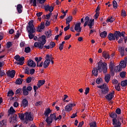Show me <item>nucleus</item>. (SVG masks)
<instances>
[{
    "mask_svg": "<svg viewBox=\"0 0 127 127\" xmlns=\"http://www.w3.org/2000/svg\"><path fill=\"white\" fill-rule=\"evenodd\" d=\"M51 14H52V13L50 12L49 14H47L46 15H44L42 16L43 18H45V17H47V19H50V16H51Z\"/></svg>",
    "mask_w": 127,
    "mask_h": 127,
    "instance_id": "nucleus-42",
    "label": "nucleus"
},
{
    "mask_svg": "<svg viewBox=\"0 0 127 127\" xmlns=\"http://www.w3.org/2000/svg\"><path fill=\"white\" fill-rule=\"evenodd\" d=\"M22 106L24 108H26V107H28V100L26 99H23L22 101Z\"/></svg>",
    "mask_w": 127,
    "mask_h": 127,
    "instance_id": "nucleus-19",
    "label": "nucleus"
},
{
    "mask_svg": "<svg viewBox=\"0 0 127 127\" xmlns=\"http://www.w3.org/2000/svg\"><path fill=\"white\" fill-rule=\"evenodd\" d=\"M22 8H23V6H22V5L21 4H18L17 5L16 9L18 13H21L22 12Z\"/></svg>",
    "mask_w": 127,
    "mask_h": 127,
    "instance_id": "nucleus-21",
    "label": "nucleus"
},
{
    "mask_svg": "<svg viewBox=\"0 0 127 127\" xmlns=\"http://www.w3.org/2000/svg\"><path fill=\"white\" fill-rule=\"evenodd\" d=\"M13 95H14V93L12 90H10L7 93V97H12Z\"/></svg>",
    "mask_w": 127,
    "mask_h": 127,
    "instance_id": "nucleus-43",
    "label": "nucleus"
},
{
    "mask_svg": "<svg viewBox=\"0 0 127 127\" xmlns=\"http://www.w3.org/2000/svg\"><path fill=\"white\" fill-rule=\"evenodd\" d=\"M18 115L21 121L24 120V117L25 116V122L26 124H27V122H32V121H33V117H32V115H31V112H27L25 113V115L23 114V113L21 114L19 113Z\"/></svg>",
    "mask_w": 127,
    "mask_h": 127,
    "instance_id": "nucleus-4",
    "label": "nucleus"
},
{
    "mask_svg": "<svg viewBox=\"0 0 127 127\" xmlns=\"http://www.w3.org/2000/svg\"><path fill=\"white\" fill-rule=\"evenodd\" d=\"M28 25L26 27V30L28 33H35L36 29L33 25V20L28 22Z\"/></svg>",
    "mask_w": 127,
    "mask_h": 127,
    "instance_id": "nucleus-6",
    "label": "nucleus"
},
{
    "mask_svg": "<svg viewBox=\"0 0 127 127\" xmlns=\"http://www.w3.org/2000/svg\"><path fill=\"white\" fill-rule=\"evenodd\" d=\"M15 70H8L6 74H7V76L8 77H10V78H14V76H15Z\"/></svg>",
    "mask_w": 127,
    "mask_h": 127,
    "instance_id": "nucleus-11",
    "label": "nucleus"
},
{
    "mask_svg": "<svg viewBox=\"0 0 127 127\" xmlns=\"http://www.w3.org/2000/svg\"><path fill=\"white\" fill-rule=\"evenodd\" d=\"M35 73V69L34 68H31L30 69V74L31 75H33Z\"/></svg>",
    "mask_w": 127,
    "mask_h": 127,
    "instance_id": "nucleus-56",
    "label": "nucleus"
},
{
    "mask_svg": "<svg viewBox=\"0 0 127 127\" xmlns=\"http://www.w3.org/2000/svg\"><path fill=\"white\" fill-rule=\"evenodd\" d=\"M44 28H45V23L44 22H42L41 23L40 25L38 26L36 31L37 32H41L42 29H44Z\"/></svg>",
    "mask_w": 127,
    "mask_h": 127,
    "instance_id": "nucleus-12",
    "label": "nucleus"
},
{
    "mask_svg": "<svg viewBox=\"0 0 127 127\" xmlns=\"http://www.w3.org/2000/svg\"><path fill=\"white\" fill-rule=\"evenodd\" d=\"M113 5L114 8H118V3L117 2V1L114 0L113 1Z\"/></svg>",
    "mask_w": 127,
    "mask_h": 127,
    "instance_id": "nucleus-45",
    "label": "nucleus"
},
{
    "mask_svg": "<svg viewBox=\"0 0 127 127\" xmlns=\"http://www.w3.org/2000/svg\"><path fill=\"white\" fill-rule=\"evenodd\" d=\"M122 67L120 66V65H118L116 66V68L115 67V71L116 73H119V72H121L122 71Z\"/></svg>",
    "mask_w": 127,
    "mask_h": 127,
    "instance_id": "nucleus-33",
    "label": "nucleus"
},
{
    "mask_svg": "<svg viewBox=\"0 0 127 127\" xmlns=\"http://www.w3.org/2000/svg\"><path fill=\"white\" fill-rule=\"evenodd\" d=\"M23 95L24 96H27L29 93L28 90L26 89V86L24 85L22 88Z\"/></svg>",
    "mask_w": 127,
    "mask_h": 127,
    "instance_id": "nucleus-20",
    "label": "nucleus"
},
{
    "mask_svg": "<svg viewBox=\"0 0 127 127\" xmlns=\"http://www.w3.org/2000/svg\"><path fill=\"white\" fill-rule=\"evenodd\" d=\"M115 20V18H113V17H109L108 18L107 20H106V22H114Z\"/></svg>",
    "mask_w": 127,
    "mask_h": 127,
    "instance_id": "nucleus-38",
    "label": "nucleus"
},
{
    "mask_svg": "<svg viewBox=\"0 0 127 127\" xmlns=\"http://www.w3.org/2000/svg\"><path fill=\"white\" fill-rule=\"evenodd\" d=\"M120 66L122 67L123 69L127 67V62L126 61H123L120 62Z\"/></svg>",
    "mask_w": 127,
    "mask_h": 127,
    "instance_id": "nucleus-25",
    "label": "nucleus"
},
{
    "mask_svg": "<svg viewBox=\"0 0 127 127\" xmlns=\"http://www.w3.org/2000/svg\"><path fill=\"white\" fill-rule=\"evenodd\" d=\"M106 63H102V61H100L98 63V65L97 68H93L94 70L92 71L93 75L97 77L98 75V71L99 72H103L105 74L108 72V66Z\"/></svg>",
    "mask_w": 127,
    "mask_h": 127,
    "instance_id": "nucleus-1",
    "label": "nucleus"
},
{
    "mask_svg": "<svg viewBox=\"0 0 127 127\" xmlns=\"http://www.w3.org/2000/svg\"><path fill=\"white\" fill-rule=\"evenodd\" d=\"M96 82L98 84H101L103 82V79L102 78H97Z\"/></svg>",
    "mask_w": 127,
    "mask_h": 127,
    "instance_id": "nucleus-44",
    "label": "nucleus"
},
{
    "mask_svg": "<svg viewBox=\"0 0 127 127\" xmlns=\"http://www.w3.org/2000/svg\"><path fill=\"white\" fill-rule=\"evenodd\" d=\"M122 16H127V13H126V11L125 10H123L121 13Z\"/></svg>",
    "mask_w": 127,
    "mask_h": 127,
    "instance_id": "nucleus-60",
    "label": "nucleus"
},
{
    "mask_svg": "<svg viewBox=\"0 0 127 127\" xmlns=\"http://www.w3.org/2000/svg\"><path fill=\"white\" fill-rule=\"evenodd\" d=\"M72 108H73V104H69L65 107V112H70L72 110Z\"/></svg>",
    "mask_w": 127,
    "mask_h": 127,
    "instance_id": "nucleus-18",
    "label": "nucleus"
},
{
    "mask_svg": "<svg viewBox=\"0 0 127 127\" xmlns=\"http://www.w3.org/2000/svg\"><path fill=\"white\" fill-rule=\"evenodd\" d=\"M68 25L64 28V31H67L68 29H70V24H67Z\"/></svg>",
    "mask_w": 127,
    "mask_h": 127,
    "instance_id": "nucleus-59",
    "label": "nucleus"
},
{
    "mask_svg": "<svg viewBox=\"0 0 127 127\" xmlns=\"http://www.w3.org/2000/svg\"><path fill=\"white\" fill-rule=\"evenodd\" d=\"M114 67H115L114 62L113 61L110 62V64L109 65V67L110 69V70L114 69Z\"/></svg>",
    "mask_w": 127,
    "mask_h": 127,
    "instance_id": "nucleus-37",
    "label": "nucleus"
},
{
    "mask_svg": "<svg viewBox=\"0 0 127 127\" xmlns=\"http://www.w3.org/2000/svg\"><path fill=\"white\" fill-rule=\"evenodd\" d=\"M74 29L77 32H81L82 27H81V22L77 23L75 25Z\"/></svg>",
    "mask_w": 127,
    "mask_h": 127,
    "instance_id": "nucleus-13",
    "label": "nucleus"
},
{
    "mask_svg": "<svg viewBox=\"0 0 127 127\" xmlns=\"http://www.w3.org/2000/svg\"><path fill=\"white\" fill-rule=\"evenodd\" d=\"M50 47L51 48H53L54 47H55V45H56V44H55V42H51L50 43Z\"/></svg>",
    "mask_w": 127,
    "mask_h": 127,
    "instance_id": "nucleus-52",
    "label": "nucleus"
},
{
    "mask_svg": "<svg viewBox=\"0 0 127 127\" xmlns=\"http://www.w3.org/2000/svg\"><path fill=\"white\" fill-rule=\"evenodd\" d=\"M34 36L35 35L34 34H33V33H28V36H29V39H33Z\"/></svg>",
    "mask_w": 127,
    "mask_h": 127,
    "instance_id": "nucleus-51",
    "label": "nucleus"
},
{
    "mask_svg": "<svg viewBox=\"0 0 127 127\" xmlns=\"http://www.w3.org/2000/svg\"><path fill=\"white\" fill-rule=\"evenodd\" d=\"M102 56L105 58V59H110V55L108 53L103 52L102 53Z\"/></svg>",
    "mask_w": 127,
    "mask_h": 127,
    "instance_id": "nucleus-27",
    "label": "nucleus"
},
{
    "mask_svg": "<svg viewBox=\"0 0 127 127\" xmlns=\"http://www.w3.org/2000/svg\"><path fill=\"white\" fill-rule=\"evenodd\" d=\"M72 19H73V18L71 16H69V17H68L66 19V24H69L70 22L72 21Z\"/></svg>",
    "mask_w": 127,
    "mask_h": 127,
    "instance_id": "nucleus-34",
    "label": "nucleus"
},
{
    "mask_svg": "<svg viewBox=\"0 0 127 127\" xmlns=\"http://www.w3.org/2000/svg\"><path fill=\"white\" fill-rule=\"evenodd\" d=\"M27 65L30 68H35L36 67V63L32 60H28L27 61Z\"/></svg>",
    "mask_w": 127,
    "mask_h": 127,
    "instance_id": "nucleus-9",
    "label": "nucleus"
},
{
    "mask_svg": "<svg viewBox=\"0 0 127 127\" xmlns=\"http://www.w3.org/2000/svg\"><path fill=\"white\" fill-rule=\"evenodd\" d=\"M104 80L106 83H109V82H110V80H111V74H106L104 77Z\"/></svg>",
    "mask_w": 127,
    "mask_h": 127,
    "instance_id": "nucleus-22",
    "label": "nucleus"
},
{
    "mask_svg": "<svg viewBox=\"0 0 127 127\" xmlns=\"http://www.w3.org/2000/svg\"><path fill=\"white\" fill-rule=\"evenodd\" d=\"M114 94L115 91H113L111 93H110L109 94L105 96V99H106V100H108V101H112L114 97H115Z\"/></svg>",
    "mask_w": 127,
    "mask_h": 127,
    "instance_id": "nucleus-10",
    "label": "nucleus"
},
{
    "mask_svg": "<svg viewBox=\"0 0 127 127\" xmlns=\"http://www.w3.org/2000/svg\"><path fill=\"white\" fill-rule=\"evenodd\" d=\"M95 21V19H91L89 20V21L88 22V23H87V26H89L90 29H92L93 26H94V24H95V22H94Z\"/></svg>",
    "mask_w": 127,
    "mask_h": 127,
    "instance_id": "nucleus-15",
    "label": "nucleus"
},
{
    "mask_svg": "<svg viewBox=\"0 0 127 127\" xmlns=\"http://www.w3.org/2000/svg\"><path fill=\"white\" fill-rule=\"evenodd\" d=\"M42 104V102L38 101L36 103L35 106H36V107H38L39 106H41Z\"/></svg>",
    "mask_w": 127,
    "mask_h": 127,
    "instance_id": "nucleus-61",
    "label": "nucleus"
},
{
    "mask_svg": "<svg viewBox=\"0 0 127 127\" xmlns=\"http://www.w3.org/2000/svg\"><path fill=\"white\" fill-rule=\"evenodd\" d=\"M89 126L90 127H97V123L96 122H92L89 123Z\"/></svg>",
    "mask_w": 127,
    "mask_h": 127,
    "instance_id": "nucleus-39",
    "label": "nucleus"
},
{
    "mask_svg": "<svg viewBox=\"0 0 127 127\" xmlns=\"http://www.w3.org/2000/svg\"><path fill=\"white\" fill-rule=\"evenodd\" d=\"M110 117L112 119V125L114 127H122V118L118 117V114L115 112L110 114Z\"/></svg>",
    "mask_w": 127,
    "mask_h": 127,
    "instance_id": "nucleus-3",
    "label": "nucleus"
},
{
    "mask_svg": "<svg viewBox=\"0 0 127 127\" xmlns=\"http://www.w3.org/2000/svg\"><path fill=\"white\" fill-rule=\"evenodd\" d=\"M115 88L117 91H121V87L120 86V83H119L117 85H116Z\"/></svg>",
    "mask_w": 127,
    "mask_h": 127,
    "instance_id": "nucleus-48",
    "label": "nucleus"
},
{
    "mask_svg": "<svg viewBox=\"0 0 127 127\" xmlns=\"http://www.w3.org/2000/svg\"><path fill=\"white\" fill-rule=\"evenodd\" d=\"M30 3H33V6H37L36 0H30Z\"/></svg>",
    "mask_w": 127,
    "mask_h": 127,
    "instance_id": "nucleus-49",
    "label": "nucleus"
},
{
    "mask_svg": "<svg viewBox=\"0 0 127 127\" xmlns=\"http://www.w3.org/2000/svg\"><path fill=\"white\" fill-rule=\"evenodd\" d=\"M115 37V33L114 34L109 33V34L108 35V38L109 39V40H110V41H113V40H116V38Z\"/></svg>",
    "mask_w": 127,
    "mask_h": 127,
    "instance_id": "nucleus-17",
    "label": "nucleus"
},
{
    "mask_svg": "<svg viewBox=\"0 0 127 127\" xmlns=\"http://www.w3.org/2000/svg\"><path fill=\"white\" fill-rule=\"evenodd\" d=\"M47 59L45 61L43 64V67L44 68H47L48 66H49V64H50V62H51V61L50 60V55H47L46 56Z\"/></svg>",
    "mask_w": 127,
    "mask_h": 127,
    "instance_id": "nucleus-8",
    "label": "nucleus"
},
{
    "mask_svg": "<svg viewBox=\"0 0 127 127\" xmlns=\"http://www.w3.org/2000/svg\"><path fill=\"white\" fill-rule=\"evenodd\" d=\"M45 34L47 38L51 37V36H52V32L51 31V30L48 31L47 33H45Z\"/></svg>",
    "mask_w": 127,
    "mask_h": 127,
    "instance_id": "nucleus-31",
    "label": "nucleus"
},
{
    "mask_svg": "<svg viewBox=\"0 0 127 127\" xmlns=\"http://www.w3.org/2000/svg\"><path fill=\"white\" fill-rule=\"evenodd\" d=\"M14 59L17 61L15 62V64H17V65H23L24 64V57H20L19 55H17L14 57Z\"/></svg>",
    "mask_w": 127,
    "mask_h": 127,
    "instance_id": "nucleus-7",
    "label": "nucleus"
},
{
    "mask_svg": "<svg viewBox=\"0 0 127 127\" xmlns=\"http://www.w3.org/2000/svg\"><path fill=\"white\" fill-rule=\"evenodd\" d=\"M115 72H116V71H115L114 69H110V74L111 76H112V77H114V76H115Z\"/></svg>",
    "mask_w": 127,
    "mask_h": 127,
    "instance_id": "nucleus-57",
    "label": "nucleus"
},
{
    "mask_svg": "<svg viewBox=\"0 0 127 127\" xmlns=\"http://www.w3.org/2000/svg\"><path fill=\"white\" fill-rule=\"evenodd\" d=\"M45 10V11H50V12H52V11L54 10V7H52V6H51L49 4H47V5H45L44 6Z\"/></svg>",
    "mask_w": 127,
    "mask_h": 127,
    "instance_id": "nucleus-14",
    "label": "nucleus"
},
{
    "mask_svg": "<svg viewBox=\"0 0 127 127\" xmlns=\"http://www.w3.org/2000/svg\"><path fill=\"white\" fill-rule=\"evenodd\" d=\"M32 80V78H31V77H28L27 78L26 82L29 83L30 82H31Z\"/></svg>",
    "mask_w": 127,
    "mask_h": 127,
    "instance_id": "nucleus-58",
    "label": "nucleus"
},
{
    "mask_svg": "<svg viewBox=\"0 0 127 127\" xmlns=\"http://www.w3.org/2000/svg\"><path fill=\"white\" fill-rule=\"evenodd\" d=\"M23 82V79L22 78H17L16 80L15 84L16 85H21Z\"/></svg>",
    "mask_w": 127,
    "mask_h": 127,
    "instance_id": "nucleus-28",
    "label": "nucleus"
},
{
    "mask_svg": "<svg viewBox=\"0 0 127 127\" xmlns=\"http://www.w3.org/2000/svg\"><path fill=\"white\" fill-rule=\"evenodd\" d=\"M47 119L46 120V123H47L48 125H51L52 123L53 122V120L50 118V117L48 116L47 117Z\"/></svg>",
    "mask_w": 127,
    "mask_h": 127,
    "instance_id": "nucleus-29",
    "label": "nucleus"
},
{
    "mask_svg": "<svg viewBox=\"0 0 127 127\" xmlns=\"http://www.w3.org/2000/svg\"><path fill=\"white\" fill-rule=\"evenodd\" d=\"M98 88H99L100 89H101V90H102L103 89H105V88H107V85L104 83L102 85L98 86Z\"/></svg>",
    "mask_w": 127,
    "mask_h": 127,
    "instance_id": "nucleus-50",
    "label": "nucleus"
},
{
    "mask_svg": "<svg viewBox=\"0 0 127 127\" xmlns=\"http://www.w3.org/2000/svg\"><path fill=\"white\" fill-rule=\"evenodd\" d=\"M51 113V110H50V108H48L47 109L46 111L44 113V115H45L46 117H49V114Z\"/></svg>",
    "mask_w": 127,
    "mask_h": 127,
    "instance_id": "nucleus-32",
    "label": "nucleus"
},
{
    "mask_svg": "<svg viewBox=\"0 0 127 127\" xmlns=\"http://www.w3.org/2000/svg\"><path fill=\"white\" fill-rule=\"evenodd\" d=\"M107 35H108V32H107L106 31H104L100 34V36H101L102 38H105V37H107Z\"/></svg>",
    "mask_w": 127,
    "mask_h": 127,
    "instance_id": "nucleus-30",
    "label": "nucleus"
},
{
    "mask_svg": "<svg viewBox=\"0 0 127 127\" xmlns=\"http://www.w3.org/2000/svg\"><path fill=\"white\" fill-rule=\"evenodd\" d=\"M5 124L3 122V121L0 122V127H2L3 126H5Z\"/></svg>",
    "mask_w": 127,
    "mask_h": 127,
    "instance_id": "nucleus-64",
    "label": "nucleus"
},
{
    "mask_svg": "<svg viewBox=\"0 0 127 127\" xmlns=\"http://www.w3.org/2000/svg\"><path fill=\"white\" fill-rule=\"evenodd\" d=\"M115 34H117V35L118 36H119V37H122V34H121V32H120V31H116L115 32Z\"/></svg>",
    "mask_w": 127,
    "mask_h": 127,
    "instance_id": "nucleus-55",
    "label": "nucleus"
},
{
    "mask_svg": "<svg viewBox=\"0 0 127 127\" xmlns=\"http://www.w3.org/2000/svg\"><path fill=\"white\" fill-rule=\"evenodd\" d=\"M85 23L83 25L84 27H86V26L88 25L89 21H90V17L87 16L84 18Z\"/></svg>",
    "mask_w": 127,
    "mask_h": 127,
    "instance_id": "nucleus-26",
    "label": "nucleus"
},
{
    "mask_svg": "<svg viewBox=\"0 0 127 127\" xmlns=\"http://www.w3.org/2000/svg\"><path fill=\"white\" fill-rule=\"evenodd\" d=\"M89 92H90V88H89V87L86 88L85 89V94L88 95V94H89Z\"/></svg>",
    "mask_w": 127,
    "mask_h": 127,
    "instance_id": "nucleus-62",
    "label": "nucleus"
},
{
    "mask_svg": "<svg viewBox=\"0 0 127 127\" xmlns=\"http://www.w3.org/2000/svg\"><path fill=\"white\" fill-rule=\"evenodd\" d=\"M50 117L52 120L53 121V120H55L56 121V113H53L51 114L50 116Z\"/></svg>",
    "mask_w": 127,
    "mask_h": 127,
    "instance_id": "nucleus-41",
    "label": "nucleus"
},
{
    "mask_svg": "<svg viewBox=\"0 0 127 127\" xmlns=\"http://www.w3.org/2000/svg\"><path fill=\"white\" fill-rule=\"evenodd\" d=\"M115 113L117 115H121L122 114V110L120 108H117L115 111Z\"/></svg>",
    "mask_w": 127,
    "mask_h": 127,
    "instance_id": "nucleus-46",
    "label": "nucleus"
},
{
    "mask_svg": "<svg viewBox=\"0 0 127 127\" xmlns=\"http://www.w3.org/2000/svg\"><path fill=\"white\" fill-rule=\"evenodd\" d=\"M12 45V44H11V42H8L6 44V47L7 48H10Z\"/></svg>",
    "mask_w": 127,
    "mask_h": 127,
    "instance_id": "nucleus-54",
    "label": "nucleus"
},
{
    "mask_svg": "<svg viewBox=\"0 0 127 127\" xmlns=\"http://www.w3.org/2000/svg\"><path fill=\"white\" fill-rule=\"evenodd\" d=\"M8 117H9L10 115L12 116V117L9 118V123L11 124H15L16 122H17V115L14 114L15 113V110L13 109V107H11L8 111Z\"/></svg>",
    "mask_w": 127,
    "mask_h": 127,
    "instance_id": "nucleus-5",
    "label": "nucleus"
},
{
    "mask_svg": "<svg viewBox=\"0 0 127 127\" xmlns=\"http://www.w3.org/2000/svg\"><path fill=\"white\" fill-rule=\"evenodd\" d=\"M101 93L103 95H106V94H108L109 93V87L107 86L105 88H103L101 90Z\"/></svg>",
    "mask_w": 127,
    "mask_h": 127,
    "instance_id": "nucleus-24",
    "label": "nucleus"
},
{
    "mask_svg": "<svg viewBox=\"0 0 127 127\" xmlns=\"http://www.w3.org/2000/svg\"><path fill=\"white\" fill-rule=\"evenodd\" d=\"M44 84H45V80H40L38 81L37 86H38L39 88H40L41 86H43Z\"/></svg>",
    "mask_w": 127,
    "mask_h": 127,
    "instance_id": "nucleus-23",
    "label": "nucleus"
},
{
    "mask_svg": "<svg viewBox=\"0 0 127 127\" xmlns=\"http://www.w3.org/2000/svg\"><path fill=\"white\" fill-rule=\"evenodd\" d=\"M19 36H20V34H19V31L17 30L16 35H15V37L16 39L19 38Z\"/></svg>",
    "mask_w": 127,
    "mask_h": 127,
    "instance_id": "nucleus-53",
    "label": "nucleus"
},
{
    "mask_svg": "<svg viewBox=\"0 0 127 127\" xmlns=\"http://www.w3.org/2000/svg\"><path fill=\"white\" fill-rule=\"evenodd\" d=\"M127 74V72L126 71H122L120 73V76L122 78V79H124L126 77V75Z\"/></svg>",
    "mask_w": 127,
    "mask_h": 127,
    "instance_id": "nucleus-36",
    "label": "nucleus"
},
{
    "mask_svg": "<svg viewBox=\"0 0 127 127\" xmlns=\"http://www.w3.org/2000/svg\"><path fill=\"white\" fill-rule=\"evenodd\" d=\"M99 15H100V13L96 12V13L94 15L95 19H97L99 17Z\"/></svg>",
    "mask_w": 127,
    "mask_h": 127,
    "instance_id": "nucleus-63",
    "label": "nucleus"
},
{
    "mask_svg": "<svg viewBox=\"0 0 127 127\" xmlns=\"http://www.w3.org/2000/svg\"><path fill=\"white\" fill-rule=\"evenodd\" d=\"M30 68L29 66H26L25 69V74H27V75H29V71Z\"/></svg>",
    "mask_w": 127,
    "mask_h": 127,
    "instance_id": "nucleus-40",
    "label": "nucleus"
},
{
    "mask_svg": "<svg viewBox=\"0 0 127 127\" xmlns=\"http://www.w3.org/2000/svg\"><path fill=\"white\" fill-rule=\"evenodd\" d=\"M121 86H122V87H123V88L127 86V80H125L121 81Z\"/></svg>",
    "mask_w": 127,
    "mask_h": 127,
    "instance_id": "nucleus-35",
    "label": "nucleus"
},
{
    "mask_svg": "<svg viewBox=\"0 0 127 127\" xmlns=\"http://www.w3.org/2000/svg\"><path fill=\"white\" fill-rule=\"evenodd\" d=\"M118 50L120 53L122 57L125 56V47H119Z\"/></svg>",
    "mask_w": 127,
    "mask_h": 127,
    "instance_id": "nucleus-16",
    "label": "nucleus"
},
{
    "mask_svg": "<svg viewBox=\"0 0 127 127\" xmlns=\"http://www.w3.org/2000/svg\"><path fill=\"white\" fill-rule=\"evenodd\" d=\"M31 51V49L29 47H26L25 48V52L26 53H29Z\"/></svg>",
    "mask_w": 127,
    "mask_h": 127,
    "instance_id": "nucleus-47",
    "label": "nucleus"
},
{
    "mask_svg": "<svg viewBox=\"0 0 127 127\" xmlns=\"http://www.w3.org/2000/svg\"><path fill=\"white\" fill-rule=\"evenodd\" d=\"M46 43V36L42 35L38 38V42H36L34 43V47H38L39 49H50V46H46L44 45Z\"/></svg>",
    "mask_w": 127,
    "mask_h": 127,
    "instance_id": "nucleus-2",
    "label": "nucleus"
}]
</instances>
